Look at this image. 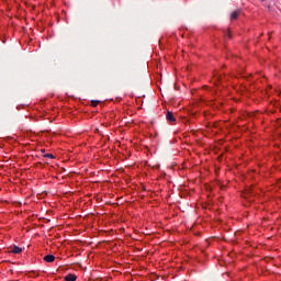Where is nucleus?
<instances>
[{"label":"nucleus","mask_w":281,"mask_h":281,"mask_svg":"<svg viewBox=\"0 0 281 281\" xmlns=\"http://www.w3.org/2000/svg\"><path fill=\"white\" fill-rule=\"evenodd\" d=\"M166 120H167V122H177V119L175 117V114L170 111L167 112Z\"/></svg>","instance_id":"nucleus-1"},{"label":"nucleus","mask_w":281,"mask_h":281,"mask_svg":"<svg viewBox=\"0 0 281 281\" xmlns=\"http://www.w3.org/2000/svg\"><path fill=\"white\" fill-rule=\"evenodd\" d=\"M238 16H240V10L233 11L231 13V21H236V19H238Z\"/></svg>","instance_id":"nucleus-2"},{"label":"nucleus","mask_w":281,"mask_h":281,"mask_svg":"<svg viewBox=\"0 0 281 281\" xmlns=\"http://www.w3.org/2000/svg\"><path fill=\"white\" fill-rule=\"evenodd\" d=\"M54 260H56V257L54 255L44 256V261L45 262H54Z\"/></svg>","instance_id":"nucleus-3"},{"label":"nucleus","mask_w":281,"mask_h":281,"mask_svg":"<svg viewBox=\"0 0 281 281\" xmlns=\"http://www.w3.org/2000/svg\"><path fill=\"white\" fill-rule=\"evenodd\" d=\"M65 280L66 281H76V280H78V277L74 273H69L65 277Z\"/></svg>","instance_id":"nucleus-4"},{"label":"nucleus","mask_w":281,"mask_h":281,"mask_svg":"<svg viewBox=\"0 0 281 281\" xmlns=\"http://www.w3.org/2000/svg\"><path fill=\"white\" fill-rule=\"evenodd\" d=\"M21 251H23V249L19 246H14L11 250L10 254H21Z\"/></svg>","instance_id":"nucleus-5"},{"label":"nucleus","mask_w":281,"mask_h":281,"mask_svg":"<svg viewBox=\"0 0 281 281\" xmlns=\"http://www.w3.org/2000/svg\"><path fill=\"white\" fill-rule=\"evenodd\" d=\"M44 157L46 159H55V156L53 154H45Z\"/></svg>","instance_id":"nucleus-6"},{"label":"nucleus","mask_w":281,"mask_h":281,"mask_svg":"<svg viewBox=\"0 0 281 281\" xmlns=\"http://www.w3.org/2000/svg\"><path fill=\"white\" fill-rule=\"evenodd\" d=\"M98 104H100V101H98V100H92L91 101L92 106H98Z\"/></svg>","instance_id":"nucleus-7"},{"label":"nucleus","mask_w":281,"mask_h":281,"mask_svg":"<svg viewBox=\"0 0 281 281\" xmlns=\"http://www.w3.org/2000/svg\"><path fill=\"white\" fill-rule=\"evenodd\" d=\"M225 34H226L227 38H232V34L229 33V30H227Z\"/></svg>","instance_id":"nucleus-8"}]
</instances>
